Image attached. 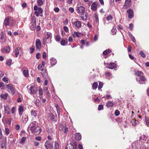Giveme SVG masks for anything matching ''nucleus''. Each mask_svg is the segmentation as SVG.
<instances>
[{"label": "nucleus", "instance_id": "obj_1", "mask_svg": "<svg viewBox=\"0 0 149 149\" xmlns=\"http://www.w3.org/2000/svg\"><path fill=\"white\" fill-rule=\"evenodd\" d=\"M65 125L64 122H62V123H59V129L60 131H63L65 133H67L68 131V129Z\"/></svg>", "mask_w": 149, "mask_h": 149}, {"label": "nucleus", "instance_id": "obj_2", "mask_svg": "<svg viewBox=\"0 0 149 149\" xmlns=\"http://www.w3.org/2000/svg\"><path fill=\"white\" fill-rule=\"evenodd\" d=\"M132 149H145L141 148V145L139 143L138 141H135L132 144Z\"/></svg>", "mask_w": 149, "mask_h": 149}, {"label": "nucleus", "instance_id": "obj_3", "mask_svg": "<svg viewBox=\"0 0 149 149\" xmlns=\"http://www.w3.org/2000/svg\"><path fill=\"white\" fill-rule=\"evenodd\" d=\"M136 80L138 83L140 84H145L146 79L144 76L137 77H136Z\"/></svg>", "mask_w": 149, "mask_h": 149}, {"label": "nucleus", "instance_id": "obj_4", "mask_svg": "<svg viewBox=\"0 0 149 149\" xmlns=\"http://www.w3.org/2000/svg\"><path fill=\"white\" fill-rule=\"evenodd\" d=\"M6 88L7 89L10 90L12 94L13 95H14L15 93V91L13 85L10 84L6 85Z\"/></svg>", "mask_w": 149, "mask_h": 149}, {"label": "nucleus", "instance_id": "obj_5", "mask_svg": "<svg viewBox=\"0 0 149 149\" xmlns=\"http://www.w3.org/2000/svg\"><path fill=\"white\" fill-rule=\"evenodd\" d=\"M36 46L37 49L40 50L41 47V41L39 39H37L36 42Z\"/></svg>", "mask_w": 149, "mask_h": 149}, {"label": "nucleus", "instance_id": "obj_6", "mask_svg": "<svg viewBox=\"0 0 149 149\" xmlns=\"http://www.w3.org/2000/svg\"><path fill=\"white\" fill-rule=\"evenodd\" d=\"M29 90L31 91V93L33 94H35L37 92V88L35 86H31Z\"/></svg>", "mask_w": 149, "mask_h": 149}, {"label": "nucleus", "instance_id": "obj_7", "mask_svg": "<svg viewBox=\"0 0 149 149\" xmlns=\"http://www.w3.org/2000/svg\"><path fill=\"white\" fill-rule=\"evenodd\" d=\"M127 13L128 14V17L129 19H131L134 17V12L131 9H129L127 11Z\"/></svg>", "mask_w": 149, "mask_h": 149}, {"label": "nucleus", "instance_id": "obj_8", "mask_svg": "<svg viewBox=\"0 0 149 149\" xmlns=\"http://www.w3.org/2000/svg\"><path fill=\"white\" fill-rule=\"evenodd\" d=\"M131 5V2L130 0H126L125 2L124 7V8L127 9L129 8Z\"/></svg>", "mask_w": 149, "mask_h": 149}, {"label": "nucleus", "instance_id": "obj_9", "mask_svg": "<svg viewBox=\"0 0 149 149\" xmlns=\"http://www.w3.org/2000/svg\"><path fill=\"white\" fill-rule=\"evenodd\" d=\"M45 35H46V36L45 38L43 40H45V41H47V39H51L52 36L51 33L49 32H46L45 33ZM43 42H44V41H43Z\"/></svg>", "mask_w": 149, "mask_h": 149}, {"label": "nucleus", "instance_id": "obj_10", "mask_svg": "<svg viewBox=\"0 0 149 149\" xmlns=\"http://www.w3.org/2000/svg\"><path fill=\"white\" fill-rule=\"evenodd\" d=\"M45 146L47 149H50L52 148V145L50 143L49 141H47L45 143Z\"/></svg>", "mask_w": 149, "mask_h": 149}, {"label": "nucleus", "instance_id": "obj_11", "mask_svg": "<svg viewBox=\"0 0 149 149\" xmlns=\"http://www.w3.org/2000/svg\"><path fill=\"white\" fill-rule=\"evenodd\" d=\"M85 8L83 6L77 7V10L78 12L80 13H83L84 12Z\"/></svg>", "mask_w": 149, "mask_h": 149}, {"label": "nucleus", "instance_id": "obj_12", "mask_svg": "<svg viewBox=\"0 0 149 149\" xmlns=\"http://www.w3.org/2000/svg\"><path fill=\"white\" fill-rule=\"evenodd\" d=\"M107 68L110 69H114L116 68V63H111L109 64V66Z\"/></svg>", "mask_w": 149, "mask_h": 149}, {"label": "nucleus", "instance_id": "obj_13", "mask_svg": "<svg viewBox=\"0 0 149 149\" xmlns=\"http://www.w3.org/2000/svg\"><path fill=\"white\" fill-rule=\"evenodd\" d=\"M74 25L77 28H79L81 26V23L80 22L77 21L74 23Z\"/></svg>", "mask_w": 149, "mask_h": 149}, {"label": "nucleus", "instance_id": "obj_14", "mask_svg": "<svg viewBox=\"0 0 149 149\" xmlns=\"http://www.w3.org/2000/svg\"><path fill=\"white\" fill-rule=\"evenodd\" d=\"M10 50V48L9 46L6 47L4 49H1V51L3 52L7 53Z\"/></svg>", "mask_w": 149, "mask_h": 149}, {"label": "nucleus", "instance_id": "obj_15", "mask_svg": "<svg viewBox=\"0 0 149 149\" xmlns=\"http://www.w3.org/2000/svg\"><path fill=\"white\" fill-rule=\"evenodd\" d=\"M91 9L93 11L97 9V3L95 2H94L92 3L91 6Z\"/></svg>", "mask_w": 149, "mask_h": 149}, {"label": "nucleus", "instance_id": "obj_16", "mask_svg": "<svg viewBox=\"0 0 149 149\" xmlns=\"http://www.w3.org/2000/svg\"><path fill=\"white\" fill-rule=\"evenodd\" d=\"M29 26L30 28L32 30H34L35 29L36 27V23H31Z\"/></svg>", "mask_w": 149, "mask_h": 149}, {"label": "nucleus", "instance_id": "obj_17", "mask_svg": "<svg viewBox=\"0 0 149 149\" xmlns=\"http://www.w3.org/2000/svg\"><path fill=\"white\" fill-rule=\"evenodd\" d=\"M42 131V130L39 126H38L36 130L33 133L35 134H39Z\"/></svg>", "mask_w": 149, "mask_h": 149}, {"label": "nucleus", "instance_id": "obj_18", "mask_svg": "<svg viewBox=\"0 0 149 149\" xmlns=\"http://www.w3.org/2000/svg\"><path fill=\"white\" fill-rule=\"evenodd\" d=\"M81 135L79 133H76L75 134V138L77 140H80L81 139Z\"/></svg>", "mask_w": 149, "mask_h": 149}, {"label": "nucleus", "instance_id": "obj_19", "mask_svg": "<svg viewBox=\"0 0 149 149\" xmlns=\"http://www.w3.org/2000/svg\"><path fill=\"white\" fill-rule=\"evenodd\" d=\"M113 102L111 101H108L106 104V107H112L113 106Z\"/></svg>", "mask_w": 149, "mask_h": 149}, {"label": "nucleus", "instance_id": "obj_20", "mask_svg": "<svg viewBox=\"0 0 149 149\" xmlns=\"http://www.w3.org/2000/svg\"><path fill=\"white\" fill-rule=\"evenodd\" d=\"M20 49V48L19 47H18L15 49V56L16 57H17L18 55L19 54V50Z\"/></svg>", "mask_w": 149, "mask_h": 149}, {"label": "nucleus", "instance_id": "obj_21", "mask_svg": "<svg viewBox=\"0 0 149 149\" xmlns=\"http://www.w3.org/2000/svg\"><path fill=\"white\" fill-rule=\"evenodd\" d=\"M10 18L9 17L6 18L4 20V24L6 26H8L9 24Z\"/></svg>", "mask_w": 149, "mask_h": 149}, {"label": "nucleus", "instance_id": "obj_22", "mask_svg": "<svg viewBox=\"0 0 149 149\" xmlns=\"http://www.w3.org/2000/svg\"><path fill=\"white\" fill-rule=\"evenodd\" d=\"M98 86V84L96 82H94L93 84L92 88L93 90H95Z\"/></svg>", "mask_w": 149, "mask_h": 149}, {"label": "nucleus", "instance_id": "obj_23", "mask_svg": "<svg viewBox=\"0 0 149 149\" xmlns=\"http://www.w3.org/2000/svg\"><path fill=\"white\" fill-rule=\"evenodd\" d=\"M31 126V127L30 128V130H31L32 132L33 133L34 131H35L36 130V129L38 126L36 125H32Z\"/></svg>", "mask_w": 149, "mask_h": 149}, {"label": "nucleus", "instance_id": "obj_24", "mask_svg": "<svg viewBox=\"0 0 149 149\" xmlns=\"http://www.w3.org/2000/svg\"><path fill=\"white\" fill-rule=\"evenodd\" d=\"M5 111L6 113L7 114L9 113V112L10 111V109L8 106H4Z\"/></svg>", "mask_w": 149, "mask_h": 149}, {"label": "nucleus", "instance_id": "obj_25", "mask_svg": "<svg viewBox=\"0 0 149 149\" xmlns=\"http://www.w3.org/2000/svg\"><path fill=\"white\" fill-rule=\"evenodd\" d=\"M65 149H74V146L73 145L70 143L67 145Z\"/></svg>", "mask_w": 149, "mask_h": 149}, {"label": "nucleus", "instance_id": "obj_26", "mask_svg": "<svg viewBox=\"0 0 149 149\" xmlns=\"http://www.w3.org/2000/svg\"><path fill=\"white\" fill-rule=\"evenodd\" d=\"M6 142L4 141L2 142L0 146V148L2 149H6Z\"/></svg>", "mask_w": 149, "mask_h": 149}, {"label": "nucleus", "instance_id": "obj_27", "mask_svg": "<svg viewBox=\"0 0 149 149\" xmlns=\"http://www.w3.org/2000/svg\"><path fill=\"white\" fill-rule=\"evenodd\" d=\"M111 52V50L110 49H107L104 51L103 52V54L104 55H106L109 53Z\"/></svg>", "mask_w": 149, "mask_h": 149}, {"label": "nucleus", "instance_id": "obj_28", "mask_svg": "<svg viewBox=\"0 0 149 149\" xmlns=\"http://www.w3.org/2000/svg\"><path fill=\"white\" fill-rule=\"evenodd\" d=\"M8 95V94L7 93H5V94H1L0 96L1 98L6 100Z\"/></svg>", "mask_w": 149, "mask_h": 149}, {"label": "nucleus", "instance_id": "obj_29", "mask_svg": "<svg viewBox=\"0 0 149 149\" xmlns=\"http://www.w3.org/2000/svg\"><path fill=\"white\" fill-rule=\"evenodd\" d=\"M23 74L25 77H27L29 76L28 72L27 70H24L23 71Z\"/></svg>", "mask_w": 149, "mask_h": 149}, {"label": "nucleus", "instance_id": "obj_30", "mask_svg": "<svg viewBox=\"0 0 149 149\" xmlns=\"http://www.w3.org/2000/svg\"><path fill=\"white\" fill-rule=\"evenodd\" d=\"M12 119L10 118H7L6 120V123L8 125H10L11 124Z\"/></svg>", "mask_w": 149, "mask_h": 149}, {"label": "nucleus", "instance_id": "obj_31", "mask_svg": "<svg viewBox=\"0 0 149 149\" xmlns=\"http://www.w3.org/2000/svg\"><path fill=\"white\" fill-rule=\"evenodd\" d=\"M136 75L138 76L137 77H141L143 76V73L140 71H138L136 73Z\"/></svg>", "mask_w": 149, "mask_h": 149}, {"label": "nucleus", "instance_id": "obj_32", "mask_svg": "<svg viewBox=\"0 0 149 149\" xmlns=\"http://www.w3.org/2000/svg\"><path fill=\"white\" fill-rule=\"evenodd\" d=\"M22 119L23 121H24L25 123H26L28 121V118L26 116H23L22 118Z\"/></svg>", "mask_w": 149, "mask_h": 149}, {"label": "nucleus", "instance_id": "obj_33", "mask_svg": "<svg viewBox=\"0 0 149 149\" xmlns=\"http://www.w3.org/2000/svg\"><path fill=\"white\" fill-rule=\"evenodd\" d=\"M56 109L57 111V113L58 115V118H59L60 117V111L59 109L58 108V105L56 104Z\"/></svg>", "mask_w": 149, "mask_h": 149}, {"label": "nucleus", "instance_id": "obj_34", "mask_svg": "<svg viewBox=\"0 0 149 149\" xmlns=\"http://www.w3.org/2000/svg\"><path fill=\"white\" fill-rule=\"evenodd\" d=\"M37 3L39 6H41L43 4V2L42 0H38Z\"/></svg>", "mask_w": 149, "mask_h": 149}, {"label": "nucleus", "instance_id": "obj_35", "mask_svg": "<svg viewBox=\"0 0 149 149\" xmlns=\"http://www.w3.org/2000/svg\"><path fill=\"white\" fill-rule=\"evenodd\" d=\"M63 28L64 31L66 33H68L69 32V29L67 26H64L63 27Z\"/></svg>", "mask_w": 149, "mask_h": 149}, {"label": "nucleus", "instance_id": "obj_36", "mask_svg": "<svg viewBox=\"0 0 149 149\" xmlns=\"http://www.w3.org/2000/svg\"><path fill=\"white\" fill-rule=\"evenodd\" d=\"M94 17L95 18V20L97 22H98V15L97 14L95 13L94 15Z\"/></svg>", "mask_w": 149, "mask_h": 149}, {"label": "nucleus", "instance_id": "obj_37", "mask_svg": "<svg viewBox=\"0 0 149 149\" xmlns=\"http://www.w3.org/2000/svg\"><path fill=\"white\" fill-rule=\"evenodd\" d=\"M111 32L113 35H115L116 33L117 30L116 29H115L114 27L111 29Z\"/></svg>", "mask_w": 149, "mask_h": 149}, {"label": "nucleus", "instance_id": "obj_38", "mask_svg": "<svg viewBox=\"0 0 149 149\" xmlns=\"http://www.w3.org/2000/svg\"><path fill=\"white\" fill-rule=\"evenodd\" d=\"M112 16L111 15H109L107 17L106 19L108 21H109L110 20L112 19Z\"/></svg>", "mask_w": 149, "mask_h": 149}, {"label": "nucleus", "instance_id": "obj_39", "mask_svg": "<svg viewBox=\"0 0 149 149\" xmlns=\"http://www.w3.org/2000/svg\"><path fill=\"white\" fill-rule=\"evenodd\" d=\"M60 43L61 45L65 46V41L64 39H62L60 42Z\"/></svg>", "mask_w": 149, "mask_h": 149}, {"label": "nucleus", "instance_id": "obj_40", "mask_svg": "<svg viewBox=\"0 0 149 149\" xmlns=\"http://www.w3.org/2000/svg\"><path fill=\"white\" fill-rule=\"evenodd\" d=\"M36 111L34 110H32L31 111V114L32 115L34 116L35 117H36L37 116V114L36 113Z\"/></svg>", "mask_w": 149, "mask_h": 149}, {"label": "nucleus", "instance_id": "obj_41", "mask_svg": "<svg viewBox=\"0 0 149 149\" xmlns=\"http://www.w3.org/2000/svg\"><path fill=\"white\" fill-rule=\"evenodd\" d=\"M26 137H23L22 139H21V140H20V143H23L24 142H25V141H26Z\"/></svg>", "mask_w": 149, "mask_h": 149}, {"label": "nucleus", "instance_id": "obj_42", "mask_svg": "<svg viewBox=\"0 0 149 149\" xmlns=\"http://www.w3.org/2000/svg\"><path fill=\"white\" fill-rule=\"evenodd\" d=\"M103 108V106L102 105L100 104L98 106V110L99 111L101 110Z\"/></svg>", "mask_w": 149, "mask_h": 149}, {"label": "nucleus", "instance_id": "obj_43", "mask_svg": "<svg viewBox=\"0 0 149 149\" xmlns=\"http://www.w3.org/2000/svg\"><path fill=\"white\" fill-rule=\"evenodd\" d=\"M103 86V84L101 82H100L99 83L98 86V89L99 90H100Z\"/></svg>", "mask_w": 149, "mask_h": 149}, {"label": "nucleus", "instance_id": "obj_44", "mask_svg": "<svg viewBox=\"0 0 149 149\" xmlns=\"http://www.w3.org/2000/svg\"><path fill=\"white\" fill-rule=\"evenodd\" d=\"M2 80L3 81H4L6 83H8V79L6 77H4L2 79Z\"/></svg>", "mask_w": 149, "mask_h": 149}, {"label": "nucleus", "instance_id": "obj_45", "mask_svg": "<svg viewBox=\"0 0 149 149\" xmlns=\"http://www.w3.org/2000/svg\"><path fill=\"white\" fill-rule=\"evenodd\" d=\"M10 130L8 128H5V133L6 135H8L9 134Z\"/></svg>", "mask_w": 149, "mask_h": 149}, {"label": "nucleus", "instance_id": "obj_46", "mask_svg": "<svg viewBox=\"0 0 149 149\" xmlns=\"http://www.w3.org/2000/svg\"><path fill=\"white\" fill-rule=\"evenodd\" d=\"M115 114L116 116H118L120 114V111L118 110H116L115 111Z\"/></svg>", "mask_w": 149, "mask_h": 149}, {"label": "nucleus", "instance_id": "obj_47", "mask_svg": "<svg viewBox=\"0 0 149 149\" xmlns=\"http://www.w3.org/2000/svg\"><path fill=\"white\" fill-rule=\"evenodd\" d=\"M54 116L51 113L50 115V119L52 120H54Z\"/></svg>", "mask_w": 149, "mask_h": 149}, {"label": "nucleus", "instance_id": "obj_48", "mask_svg": "<svg viewBox=\"0 0 149 149\" xmlns=\"http://www.w3.org/2000/svg\"><path fill=\"white\" fill-rule=\"evenodd\" d=\"M133 25L131 23L129 24V29L131 31L133 29Z\"/></svg>", "mask_w": 149, "mask_h": 149}, {"label": "nucleus", "instance_id": "obj_49", "mask_svg": "<svg viewBox=\"0 0 149 149\" xmlns=\"http://www.w3.org/2000/svg\"><path fill=\"white\" fill-rule=\"evenodd\" d=\"M140 54L144 58L146 57L145 54L143 51H141L140 53Z\"/></svg>", "mask_w": 149, "mask_h": 149}, {"label": "nucleus", "instance_id": "obj_50", "mask_svg": "<svg viewBox=\"0 0 149 149\" xmlns=\"http://www.w3.org/2000/svg\"><path fill=\"white\" fill-rule=\"evenodd\" d=\"M74 33L75 34V35L77 37H79L80 36V33H79L77 32H74Z\"/></svg>", "mask_w": 149, "mask_h": 149}, {"label": "nucleus", "instance_id": "obj_51", "mask_svg": "<svg viewBox=\"0 0 149 149\" xmlns=\"http://www.w3.org/2000/svg\"><path fill=\"white\" fill-rule=\"evenodd\" d=\"M38 12L39 13H42L43 10L41 7H39L38 9Z\"/></svg>", "mask_w": 149, "mask_h": 149}, {"label": "nucleus", "instance_id": "obj_52", "mask_svg": "<svg viewBox=\"0 0 149 149\" xmlns=\"http://www.w3.org/2000/svg\"><path fill=\"white\" fill-rule=\"evenodd\" d=\"M145 121L146 122V124L148 126H149V120L146 118H145Z\"/></svg>", "mask_w": 149, "mask_h": 149}, {"label": "nucleus", "instance_id": "obj_53", "mask_svg": "<svg viewBox=\"0 0 149 149\" xmlns=\"http://www.w3.org/2000/svg\"><path fill=\"white\" fill-rule=\"evenodd\" d=\"M19 111L20 112H22L23 111V107L22 106H20L19 107Z\"/></svg>", "mask_w": 149, "mask_h": 149}, {"label": "nucleus", "instance_id": "obj_54", "mask_svg": "<svg viewBox=\"0 0 149 149\" xmlns=\"http://www.w3.org/2000/svg\"><path fill=\"white\" fill-rule=\"evenodd\" d=\"M40 54L39 53H38L36 55V58L38 59H39L40 58Z\"/></svg>", "mask_w": 149, "mask_h": 149}, {"label": "nucleus", "instance_id": "obj_55", "mask_svg": "<svg viewBox=\"0 0 149 149\" xmlns=\"http://www.w3.org/2000/svg\"><path fill=\"white\" fill-rule=\"evenodd\" d=\"M32 23H36V17L35 16H33L32 17Z\"/></svg>", "mask_w": 149, "mask_h": 149}, {"label": "nucleus", "instance_id": "obj_56", "mask_svg": "<svg viewBox=\"0 0 149 149\" xmlns=\"http://www.w3.org/2000/svg\"><path fill=\"white\" fill-rule=\"evenodd\" d=\"M98 36L97 35L95 34V35L94 37V41H95L97 40L98 39Z\"/></svg>", "mask_w": 149, "mask_h": 149}, {"label": "nucleus", "instance_id": "obj_57", "mask_svg": "<svg viewBox=\"0 0 149 149\" xmlns=\"http://www.w3.org/2000/svg\"><path fill=\"white\" fill-rule=\"evenodd\" d=\"M32 125H36L38 126V123L36 121H33L32 123Z\"/></svg>", "mask_w": 149, "mask_h": 149}, {"label": "nucleus", "instance_id": "obj_58", "mask_svg": "<svg viewBox=\"0 0 149 149\" xmlns=\"http://www.w3.org/2000/svg\"><path fill=\"white\" fill-rule=\"evenodd\" d=\"M69 10L71 13H73L74 12V9L72 7H70L69 8Z\"/></svg>", "mask_w": 149, "mask_h": 149}, {"label": "nucleus", "instance_id": "obj_59", "mask_svg": "<svg viewBox=\"0 0 149 149\" xmlns=\"http://www.w3.org/2000/svg\"><path fill=\"white\" fill-rule=\"evenodd\" d=\"M42 58H46V53L45 52L43 53L42 55Z\"/></svg>", "mask_w": 149, "mask_h": 149}, {"label": "nucleus", "instance_id": "obj_60", "mask_svg": "<svg viewBox=\"0 0 149 149\" xmlns=\"http://www.w3.org/2000/svg\"><path fill=\"white\" fill-rule=\"evenodd\" d=\"M130 38L133 42H136V40L134 36H132Z\"/></svg>", "mask_w": 149, "mask_h": 149}, {"label": "nucleus", "instance_id": "obj_61", "mask_svg": "<svg viewBox=\"0 0 149 149\" xmlns=\"http://www.w3.org/2000/svg\"><path fill=\"white\" fill-rule=\"evenodd\" d=\"M11 62L10 61H6V64L8 65H10L11 64Z\"/></svg>", "mask_w": 149, "mask_h": 149}, {"label": "nucleus", "instance_id": "obj_62", "mask_svg": "<svg viewBox=\"0 0 149 149\" xmlns=\"http://www.w3.org/2000/svg\"><path fill=\"white\" fill-rule=\"evenodd\" d=\"M3 73L0 70V78H1L4 75Z\"/></svg>", "mask_w": 149, "mask_h": 149}, {"label": "nucleus", "instance_id": "obj_63", "mask_svg": "<svg viewBox=\"0 0 149 149\" xmlns=\"http://www.w3.org/2000/svg\"><path fill=\"white\" fill-rule=\"evenodd\" d=\"M15 107H13L12 108V109L11 110V112H12V113H14L15 111Z\"/></svg>", "mask_w": 149, "mask_h": 149}, {"label": "nucleus", "instance_id": "obj_64", "mask_svg": "<svg viewBox=\"0 0 149 149\" xmlns=\"http://www.w3.org/2000/svg\"><path fill=\"white\" fill-rule=\"evenodd\" d=\"M68 23V19H66L64 22V25H67Z\"/></svg>", "mask_w": 149, "mask_h": 149}]
</instances>
